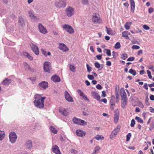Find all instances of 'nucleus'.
Instances as JSON below:
<instances>
[{"label":"nucleus","instance_id":"obj_1","mask_svg":"<svg viewBox=\"0 0 154 154\" xmlns=\"http://www.w3.org/2000/svg\"><path fill=\"white\" fill-rule=\"evenodd\" d=\"M35 100L33 101L35 106L40 109L43 108L44 106V100L45 97H42L38 94H35L34 96Z\"/></svg>","mask_w":154,"mask_h":154},{"label":"nucleus","instance_id":"obj_2","mask_svg":"<svg viewBox=\"0 0 154 154\" xmlns=\"http://www.w3.org/2000/svg\"><path fill=\"white\" fill-rule=\"evenodd\" d=\"M55 5L57 8H64L66 5V2L63 0H57L55 2Z\"/></svg>","mask_w":154,"mask_h":154},{"label":"nucleus","instance_id":"obj_3","mask_svg":"<svg viewBox=\"0 0 154 154\" xmlns=\"http://www.w3.org/2000/svg\"><path fill=\"white\" fill-rule=\"evenodd\" d=\"M63 28L70 34H72L74 33V30L72 27L68 24H64L62 25Z\"/></svg>","mask_w":154,"mask_h":154},{"label":"nucleus","instance_id":"obj_4","mask_svg":"<svg viewBox=\"0 0 154 154\" xmlns=\"http://www.w3.org/2000/svg\"><path fill=\"white\" fill-rule=\"evenodd\" d=\"M72 121L74 123L79 125H85L87 124V122L84 120L79 119L75 117L73 119Z\"/></svg>","mask_w":154,"mask_h":154},{"label":"nucleus","instance_id":"obj_5","mask_svg":"<svg viewBox=\"0 0 154 154\" xmlns=\"http://www.w3.org/2000/svg\"><path fill=\"white\" fill-rule=\"evenodd\" d=\"M66 13L67 17H70L74 14V9L71 7H69L66 9Z\"/></svg>","mask_w":154,"mask_h":154},{"label":"nucleus","instance_id":"obj_6","mask_svg":"<svg viewBox=\"0 0 154 154\" xmlns=\"http://www.w3.org/2000/svg\"><path fill=\"white\" fill-rule=\"evenodd\" d=\"M10 141L12 143H14L16 141L17 136L16 133L14 132L10 133L9 134Z\"/></svg>","mask_w":154,"mask_h":154},{"label":"nucleus","instance_id":"obj_7","mask_svg":"<svg viewBox=\"0 0 154 154\" xmlns=\"http://www.w3.org/2000/svg\"><path fill=\"white\" fill-rule=\"evenodd\" d=\"M120 126L118 125L116 128L112 132L110 136V138L112 139L116 136L120 130Z\"/></svg>","mask_w":154,"mask_h":154},{"label":"nucleus","instance_id":"obj_8","mask_svg":"<svg viewBox=\"0 0 154 154\" xmlns=\"http://www.w3.org/2000/svg\"><path fill=\"white\" fill-rule=\"evenodd\" d=\"M51 69V63L48 62H45L44 64V69L45 71L46 72L49 73L50 70Z\"/></svg>","mask_w":154,"mask_h":154},{"label":"nucleus","instance_id":"obj_9","mask_svg":"<svg viewBox=\"0 0 154 154\" xmlns=\"http://www.w3.org/2000/svg\"><path fill=\"white\" fill-rule=\"evenodd\" d=\"M39 88L41 89H45L48 87V83L45 81H42L38 85Z\"/></svg>","mask_w":154,"mask_h":154},{"label":"nucleus","instance_id":"obj_10","mask_svg":"<svg viewBox=\"0 0 154 154\" xmlns=\"http://www.w3.org/2000/svg\"><path fill=\"white\" fill-rule=\"evenodd\" d=\"M64 96L66 100L68 101L69 102H73V101L72 97L66 91H65Z\"/></svg>","mask_w":154,"mask_h":154},{"label":"nucleus","instance_id":"obj_11","mask_svg":"<svg viewBox=\"0 0 154 154\" xmlns=\"http://www.w3.org/2000/svg\"><path fill=\"white\" fill-rule=\"evenodd\" d=\"M30 47L36 55H38L39 54L38 48L35 45L32 43L30 44Z\"/></svg>","mask_w":154,"mask_h":154},{"label":"nucleus","instance_id":"obj_12","mask_svg":"<svg viewBox=\"0 0 154 154\" xmlns=\"http://www.w3.org/2000/svg\"><path fill=\"white\" fill-rule=\"evenodd\" d=\"M38 27L41 33L43 34H45L47 33V30L42 24L39 23L38 25Z\"/></svg>","mask_w":154,"mask_h":154},{"label":"nucleus","instance_id":"obj_13","mask_svg":"<svg viewBox=\"0 0 154 154\" xmlns=\"http://www.w3.org/2000/svg\"><path fill=\"white\" fill-rule=\"evenodd\" d=\"M121 106L123 109H124L125 108L127 104V97H121Z\"/></svg>","mask_w":154,"mask_h":154},{"label":"nucleus","instance_id":"obj_14","mask_svg":"<svg viewBox=\"0 0 154 154\" xmlns=\"http://www.w3.org/2000/svg\"><path fill=\"white\" fill-rule=\"evenodd\" d=\"M77 92L80 96L83 99L88 101V102H89L90 100L89 99L87 98V97L84 94L83 92L81 90L78 89L77 90Z\"/></svg>","mask_w":154,"mask_h":154},{"label":"nucleus","instance_id":"obj_15","mask_svg":"<svg viewBox=\"0 0 154 154\" xmlns=\"http://www.w3.org/2000/svg\"><path fill=\"white\" fill-rule=\"evenodd\" d=\"M59 48L63 52H65L69 50V49L67 46L63 43L59 44Z\"/></svg>","mask_w":154,"mask_h":154},{"label":"nucleus","instance_id":"obj_16","mask_svg":"<svg viewBox=\"0 0 154 154\" xmlns=\"http://www.w3.org/2000/svg\"><path fill=\"white\" fill-rule=\"evenodd\" d=\"M92 20L93 22L95 23H101V21L100 17L96 15H94L92 18Z\"/></svg>","mask_w":154,"mask_h":154},{"label":"nucleus","instance_id":"obj_17","mask_svg":"<svg viewBox=\"0 0 154 154\" xmlns=\"http://www.w3.org/2000/svg\"><path fill=\"white\" fill-rule=\"evenodd\" d=\"M76 134L78 136L83 137L85 135L86 132L81 130L78 129L76 131Z\"/></svg>","mask_w":154,"mask_h":154},{"label":"nucleus","instance_id":"obj_18","mask_svg":"<svg viewBox=\"0 0 154 154\" xmlns=\"http://www.w3.org/2000/svg\"><path fill=\"white\" fill-rule=\"evenodd\" d=\"M52 151L54 153L56 154H60V152L58 146L55 145L53 146L52 148Z\"/></svg>","mask_w":154,"mask_h":154},{"label":"nucleus","instance_id":"obj_19","mask_svg":"<svg viewBox=\"0 0 154 154\" xmlns=\"http://www.w3.org/2000/svg\"><path fill=\"white\" fill-rule=\"evenodd\" d=\"M92 96L93 97L98 101H100V97L99 96L98 94L95 92H92L91 93Z\"/></svg>","mask_w":154,"mask_h":154},{"label":"nucleus","instance_id":"obj_20","mask_svg":"<svg viewBox=\"0 0 154 154\" xmlns=\"http://www.w3.org/2000/svg\"><path fill=\"white\" fill-rule=\"evenodd\" d=\"M60 112L65 116H66L68 114V112L66 110L63 108H60L59 109Z\"/></svg>","mask_w":154,"mask_h":154},{"label":"nucleus","instance_id":"obj_21","mask_svg":"<svg viewBox=\"0 0 154 154\" xmlns=\"http://www.w3.org/2000/svg\"><path fill=\"white\" fill-rule=\"evenodd\" d=\"M130 2L131 11L132 12L134 13L135 8V4L134 2V0H130Z\"/></svg>","mask_w":154,"mask_h":154},{"label":"nucleus","instance_id":"obj_22","mask_svg":"<svg viewBox=\"0 0 154 154\" xmlns=\"http://www.w3.org/2000/svg\"><path fill=\"white\" fill-rule=\"evenodd\" d=\"M32 146V143L31 140H28L26 142L25 146L26 148L30 149Z\"/></svg>","mask_w":154,"mask_h":154},{"label":"nucleus","instance_id":"obj_23","mask_svg":"<svg viewBox=\"0 0 154 154\" xmlns=\"http://www.w3.org/2000/svg\"><path fill=\"white\" fill-rule=\"evenodd\" d=\"M51 79L52 81L55 82H58L60 81V78L56 75H53L51 78Z\"/></svg>","mask_w":154,"mask_h":154},{"label":"nucleus","instance_id":"obj_24","mask_svg":"<svg viewBox=\"0 0 154 154\" xmlns=\"http://www.w3.org/2000/svg\"><path fill=\"white\" fill-rule=\"evenodd\" d=\"M29 17L31 18V19L34 21H36L37 20V18L34 15L32 12L31 11H29Z\"/></svg>","mask_w":154,"mask_h":154},{"label":"nucleus","instance_id":"obj_25","mask_svg":"<svg viewBox=\"0 0 154 154\" xmlns=\"http://www.w3.org/2000/svg\"><path fill=\"white\" fill-rule=\"evenodd\" d=\"M18 22L20 25L21 26H23L25 25L24 19L22 17H19Z\"/></svg>","mask_w":154,"mask_h":154},{"label":"nucleus","instance_id":"obj_26","mask_svg":"<svg viewBox=\"0 0 154 154\" xmlns=\"http://www.w3.org/2000/svg\"><path fill=\"white\" fill-rule=\"evenodd\" d=\"M11 79H6L5 80L3 81L2 82V84L3 85H8L11 83Z\"/></svg>","mask_w":154,"mask_h":154},{"label":"nucleus","instance_id":"obj_27","mask_svg":"<svg viewBox=\"0 0 154 154\" xmlns=\"http://www.w3.org/2000/svg\"><path fill=\"white\" fill-rule=\"evenodd\" d=\"M23 55L25 57H27L30 60H33V57L31 56L30 54L26 52H24L23 54Z\"/></svg>","mask_w":154,"mask_h":154},{"label":"nucleus","instance_id":"obj_28","mask_svg":"<svg viewBox=\"0 0 154 154\" xmlns=\"http://www.w3.org/2000/svg\"><path fill=\"white\" fill-rule=\"evenodd\" d=\"M120 91L121 97H126V93L125 92L124 88H121L120 89Z\"/></svg>","mask_w":154,"mask_h":154},{"label":"nucleus","instance_id":"obj_29","mask_svg":"<svg viewBox=\"0 0 154 154\" xmlns=\"http://www.w3.org/2000/svg\"><path fill=\"white\" fill-rule=\"evenodd\" d=\"M94 138L98 140H102L104 139V137L103 135L98 134Z\"/></svg>","mask_w":154,"mask_h":154},{"label":"nucleus","instance_id":"obj_30","mask_svg":"<svg viewBox=\"0 0 154 154\" xmlns=\"http://www.w3.org/2000/svg\"><path fill=\"white\" fill-rule=\"evenodd\" d=\"M101 149L99 146H97L95 147L94 151L92 153V154L98 153L99 152V151Z\"/></svg>","mask_w":154,"mask_h":154},{"label":"nucleus","instance_id":"obj_31","mask_svg":"<svg viewBox=\"0 0 154 154\" xmlns=\"http://www.w3.org/2000/svg\"><path fill=\"white\" fill-rule=\"evenodd\" d=\"M69 69L73 72H75V67L73 64H69Z\"/></svg>","mask_w":154,"mask_h":154},{"label":"nucleus","instance_id":"obj_32","mask_svg":"<svg viewBox=\"0 0 154 154\" xmlns=\"http://www.w3.org/2000/svg\"><path fill=\"white\" fill-rule=\"evenodd\" d=\"M131 22H127L125 25V27L127 30H128L130 29V26L131 24Z\"/></svg>","mask_w":154,"mask_h":154},{"label":"nucleus","instance_id":"obj_33","mask_svg":"<svg viewBox=\"0 0 154 154\" xmlns=\"http://www.w3.org/2000/svg\"><path fill=\"white\" fill-rule=\"evenodd\" d=\"M5 137V133L4 131H0V140H2Z\"/></svg>","mask_w":154,"mask_h":154},{"label":"nucleus","instance_id":"obj_34","mask_svg":"<svg viewBox=\"0 0 154 154\" xmlns=\"http://www.w3.org/2000/svg\"><path fill=\"white\" fill-rule=\"evenodd\" d=\"M23 65L25 66V70L26 71H28L30 69V67L27 63L25 62L23 63Z\"/></svg>","mask_w":154,"mask_h":154},{"label":"nucleus","instance_id":"obj_35","mask_svg":"<svg viewBox=\"0 0 154 154\" xmlns=\"http://www.w3.org/2000/svg\"><path fill=\"white\" fill-rule=\"evenodd\" d=\"M50 130L51 132L54 134H56L57 132V131L55 128L53 126H51L50 127Z\"/></svg>","mask_w":154,"mask_h":154},{"label":"nucleus","instance_id":"obj_36","mask_svg":"<svg viewBox=\"0 0 154 154\" xmlns=\"http://www.w3.org/2000/svg\"><path fill=\"white\" fill-rule=\"evenodd\" d=\"M128 31H125L122 32V37H126V39L129 38L128 35H127Z\"/></svg>","mask_w":154,"mask_h":154},{"label":"nucleus","instance_id":"obj_37","mask_svg":"<svg viewBox=\"0 0 154 154\" xmlns=\"http://www.w3.org/2000/svg\"><path fill=\"white\" fill-rule=\"evenodd\" d=\"M129 72L134 75H136V71L132 69H129Z\"/></svg>","mask_w":154,"mask_h":154},{"label":"nucleus","instance_id":"obj_38","mask_svg":"<svg viewBox=\"0 0 154 154\" xmlns=\"http://www.w3.org/2000/svg\"><path fill=\"white\" fill-rule=\"evenodd\" d=\"M106 29L107 33L109 35H111L112 34V29L110 28H108L107 27H106Z\"/></svg>","mask_w":154,"mask_h":154},{"label":"nucleus","instance_id":"obj_39","mask_svg":"<svg viewBox=\"0 0 154 154\" xmlns=\"http://www.w3.org/2000/svg\"><path fill=\"white\" fill-rule=\"evenodd\" d=\"M135 119L136 120L139 122L141 123H143V120L141 118L139 117L136 116L135 117Z\"/></svg>","mask_w":154,"mask_h":154},{"label":"nucleus","instance_id":"obj_40","mask_svg":"<svg viewBox=\"0 0 154 154\" xmlns=\"http://www.w3.org/2000/svg\"><path fill=\"white\" fill-rule=\"evenodd\" d=\"M121 47V45L119 42H117L115 45L114 48L115 49H118L119 48Z\"/></svg>","mask_w":154,"mask_h":154},{"label":"nucleus","instance_id":"obj_41","mask_svg":"<svg viewBox=\"0 0 154 154\" xmlns=\"http://www.w3.org/2000/svg\"><path fill=\"white\" fill-rule=\"evenodd\" d=\"M131 137V134L130 133H129L126 135V141L128 142L129 141L130 139V137Z\"/></svg>","mask_w":154,"mask_h":154},{"label":"nucleus","instance_id":"obj_42","mask_svg":"<svg viewBox=\"0 0 154 154\" xmlns=\"http://www.w3.org/2000/svg\"><path fill=\"white\" fill-rule=\"evenodd\" d=\"M127 57V54H123L121 55V58L123 60H125Z\"/></svg>","mask_w":154,"mask_h":154},{"label":"nucleus","instance_id":"obj_43","mask_svg":"<svg viewBox=\"0 0 154 154\" xmlns=\"http://www.w3.org/2000/svg\"><path fill=\"white\" fill-rule=\"evenodd\" d=\"M147 72L148 74V75L149 77V78L150 79H151L152 78V76L151 75V72L150 71L148 70H147Z\"/></svg>","mask_w":154,"mask_h":154},{"label":"nucleus","instance_id":"obj_44","mask_svg":"<svg viewBox=\"0 0 154 154\" xmlns=\"http://www.w3.org/2000/svg\"><path fill=\"white\" fill-rule=\"evenodd\" d=\"M86 67L88 72H90L91 71V68L90 66L88 64H87Z\"/></svg>","mask_w":154,"mask_h":154},{"label":"nucleus","instance_id":"obj_45","mask_svg":"<svg viewBox=\"0 0 154 154\" xmlns=\"http://www.w3.org/2000/svg\"><path fill=\"white\" fill-rule=\"evenodd\" d=\"M135 123V120L134 119H132L131 122L130 126L131 127H133Z\"/></svg>","mask_w":154,"mask_h":154},{"label":"nucleus","instance_id":"obj_46","mask_svg":"<svg viewBox=\"0 0 154 154\" xmlns=\"http://www.w3.org/2000/svg\"><path fill=\"white\" fill-rule=\"evenodd\" d=\"M82 4L86 5L88 4V0H82Z\"/></svg>","mask_w":154,"mask_h":154},{"label":"nucleus","instance_id":"obj_47","mask_svg":"<svg viewBox=\"0 0 154 154\" xmlns=\"http://www.w3.org/2000/svg\"><path fill=\"white\" fill-rule=\"evenodd\" d=\"M106 51V54L108 56H110L111 55L110 50L109 49H105Z\"/></svg>","mask_w":154,"mask_h":154},{"label":"nucleus","instance_id":"obj_48","mask_svg":"<svg viewBox=\"0 0 154 154\" xmlns=\"http://www.w3.org/2000/svg\"><path fill=\"white\" fill-rule=\"evenodd\" d=\"M88 78L90 80H92L94 79V76L91 75H88Z\"/></svg>","mask_w":154,"mask_h":154},{"label":"nucleus","instance_id":"obj_49","mask_svg":"<svg viewBox=\"0 0 154 154\" xmlns=\"http://www.w3.org/2000/svg\"><path fill=\"white\" fill-rule=\"evenodd\" d=\"M132 48L133 49H138L140 48L139 46L137 45H133L132 46Z\"/></svg>","mask_w":154,"mask_h":154},{"label":"nucleus","instance_id":"obj_50","mask_svg":"<svg viewBox=\"0 0 154 154\" xmlns=\"http://www.w3.org/2000/svg\"><path fill=\"white\" fill-rule=\"evenodd\" d=\"M143 27L144 29L146 30H149L150 29L149 27L146 25H144Z\"/></svg>","mask_w":154,"mask_h":154},{"label":"nucleus","instance_id":"obj_51","mask_svg":"<svg viewBox=\"0 0 154 154\" xmlns=\"http://www.w3.org/2000/svg\"><path fill=\"white\" fill-rule=\"evenodd\" d=\"M94 65L95 67L97 68H99L100 66V64L98 62H96L94 63Z\"/></svg>","mask_w":154,"mask_h":154},{"label":"nucleus","instance_id":"obj_52","mask_svg":"<svg viewBox=\"0 0 154 154\" xmlns=\"http://www.w3.org/2000/svg\"><path fill=\"white\" fill-rule=\"evenodd\" d=\"M71 152L72 154H77L78 153V152L77 151L73 149H71Z\"/></svg>","mask_w":154,"mask_h":154},{"label":"nucleus","instance_id":"obj_53","mask_svg":"<svg viewBox=\"0 0 154 154\" xmlns=\"http://www.w3.org/2000/svg\"><path fill=\"white\" fill-rule=\"evenodd\" d=\"M135 58L134 57H131L129 58H128L127 60L128 61H133L134 60Z\"/></svg>","mask_w":154,"mask_h":154},{"label":"nucleus","instance_id":"obj_54","mask_svg":"<svg viewBox=\"0 0 154 154\" xmlns=\"http://www.w3.org/2000/svg\"><path fill=\"white\" fill-rule=\"evenodd\" d=\"M119 87L118 85H116V86L115 92H119Z\"/></svg>","mask_w":154,"mask_h":154},{"label":"nucleus","instance_id":"obj_55","mask_svg":"<svg viewBox=\"0 0 154 154\" xmlns=\"http://www.w3.org/2000/svg\"><path fill=\"white\" fill-rule=\"evenodd\" d=\"M149 12V13H151L154 11V9L152 8H150L148 10Z\"/></svg>","mask_w":154,"mask_h":154},{"label":"nucleus","instance_id":"obj_56","mask_svg":"<svg viewBox=\"0 0 154 154\" xmlns=\"http://www.w3.org/2000/svg\"><path fill=\"white\" fill-rule=\"evenodd\" d=\"M41 51L42 52V53L45 56H47V55H46V52L45 51V50H44V49H42L41 50Z\"/></svg>","mask_w":154,"mask_h":154},{"label":"nucleus","instance_id":"obj_57","mask_svg":"<svg viewBox=\"0 0 154 154\" xmlns=\"http://www.w3.org/2000/svg\"><path fill=\"white\" fill-rule=\"evenodd\" d=\"M119 119V116H115L114 121L116 122H117L118 120Z\"/></svg>","mask_w":154,"mask_h":154},{"label":"nucleus","instance_id":"obj_58","mask_svg":"<svg viewBox=\"0 0 154 154\" xmlns=\"http://www.w3.org/2000/svg\"><path fill=\"white\" fill-rule=\"evenodd\" d=\"M115 116H119V113L118 109L115 111Z\"/></svg>","mask_w":154,"mask_h":154},{"label":"nucleus","instance_id":"obj_59","mask_svg":"<svg viewBox=\"0 0 154 154\" xmlns=\"http://www.w3.org/2000/svg\"><path fill=\"white\" fill-rule=\"evenodd\" d=\"M102 94L101 95V97H106V94L105 91H102Z\"/></svg>","mask_w":154,"mask_h":154},{"label":"nucleus","instance_id":"obj_60","mask_svg":"<svg viewBox=\"0 0 154 154\" xmlns=\"http://www.w3.org/2000/svg\"><path fill=\"white\" fill-rule=\"evenodd\" d=\"M96 57L98 60H100L102 58V55L100 54L97 55Z\"/></svg>","mask_w":154,"mask_h":154},{"label":"nucleus","instance_id":"obj_61","mask_svg":"<svg viewBox=\"0 0 154 154\" xmlns=\"http://www.w3.org/2000/svg\"><path fill=\"white\" fill-rule=\"evenodd\" d=\"M96 87L98 89H101L102 88V86L100 84L97 85L96 86Z\"/></svg>","mask_w":154,"mask_h":154},{"label":"nucleus","instance_id":"obj_62","mask_svg":"<svg viewBox=\"0 0 154 154\" xmlns=\"http://www.w3.org/2000/svg\"><path fill=\"white\" fill-rule=\"evenodd\" d=\"M143 87L146 89L147 90H148V88L147 87V84L146 83H145L144 84V85H143Z\"/></svg>","mask_w":154,"mask_h":154},{"label":"nucleus","instance_id":"obj_63","mask_svg":"<svg viewBox=\"0 0 154 154\" xmlns=\"http://www.w3.org/2000/svg\"><path fill=\"white\" fill-rule=\"evenodd\" d=\"M106 65L108 66H110L111 65V63L110 61H108L106 62Z\"/></svg>","mask_w":154,"mask_h":154},{"label":"nucleus","instance_id":"obj_64","mask_svg":"<svg viewBox=\"0 0 154 154\" xmlns=\"http://www.w3.org/2000/svg\"><path fill=\"white\" fill-rule=\"evenodd\" d=\"M150 99L151 100H154V96L153 95H151L150 96Z\"/></svg>","mask_w":154,"mask_h":154}]
</instances>
